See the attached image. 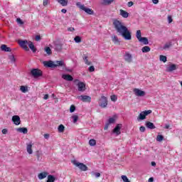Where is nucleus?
<instances>
[{"instance_id": "obj_1", "label": "nucleus", "mask_w": 182, "mask_h": 182, "mask_svg": "<svg viewBox=\"0 0 182 182\" xmlns=\"http://www.w3.org/2000/svg\"><path fill=\"white\" fill-rule=\"evenodd\" d=\"M113 26L118 35L122 36L125 41H132V32L124 26V23L114 19L113 21Z\"/></svg>"}, {"instance_id": "obj_2", "label": "nucleus", "mask_w": 182, "mask_h": 182, "mask_svg": "<svg viewBox=\"0 0 182 182\" xmlns=\"http://www.w3.org/2000/svg\"><path fill=\"white\" fill-rule=\"evenodd\" d=\"M43 64L46 68H66V64L63 60H56L55 63L52 60L43 61Z\"/></svg>"}, {"instance_id": "obj_3", "label": "nucleus", "mask_w": 182, "mask_h": 182, "mask_svg": "<svg viewBox=\"0 0 182 182\" xmlns=\"http://www.w3.org/2000/svg\"><path fill=\"white\" fill-rule=\"evenodd\" d=\"M76 5L78 6V8H80V9H82V11H84V12H85L88 15H93L95 14V11H93L92 9L87 8L80 2H77Z\"/></svg>"}, {"instance_id": "obj_4", "label": "nucleus", "mask_w": 182, "mask_h": 182, "mask_svg": "<svg viewBox=\"0 0 182 182\" xmlns=\"http://www.w3.org/2000/svg\"><path fill=\"white\" fill-rule=\"evenodd\" d=\"M107 97H106L105 95H102L98 102L100 107H102V109L107 107Z\"/></svg>"}, {"instance_id": "obj_5", "label": "nucleus", "mask_w": 182, "mask_h": 182, "mask_svg": "<svg viewBox=\"0 0 182 182\" xmlns=\"http://www.w3.org/2000/svg\"><path fill=\"white\" fill-rule=\"evenodd\" d=\"M73 164L78 167L81 171H87V166L85 164L77 162V161H73Z\"/></svg>"}, {"instance_id": "obj_6", "label": "nucleus", "mask_w": 182, "mask_h": 182, "mask_svg": "<svg viewBox=\"0 0 182 182\" xmlns=\"http://www.w3.org/2000/svg\"><path fill=\"white\" fill-rule=\"evenodd\" d=\"M151 110H145L141 112L139 117H137V120H144L146 119V116H149V114H151Z\"/></svg>"}, {"instance_id": "obj_7", "label": "nucleus", "mask_w": 182, "mask_h": 182, "mask_svg": "<svg viewBox=\"0 0 182 182\" xmlns=\"http://www.w3.org/2000/svg\"><path fill=\"white\" fill-rule=\"evenodd\" d=\"M31 73L33 77H41V76H42V70L38 68H33L31 70Z\"/></svg>"}, {"instance_id": "obj_8", "label": "nucleus", "mask_w": 182, "mask_h": 182, "mask_svg": "<svg viewBox=\"0 0 182 182\" xmlns=\"http://www.w3.org/2000/svg\"><path fill=\"white\" fill-rule=\"evenodd\" d=\"M77 99L84 102L90 103L92 102V97L89 95H80L77 97Z\"/></svg>"}, {"instance_id": "obj_9", "label": "nucleus", "mask_w": 182, "mask_h": 182, "mask_svg": "<svg viewBox=\"0 0 182 182\" xmlns=\"http://www.w3.org/2000/svg\"><path fill=\"white\" fill-rule=\"evenodd\" d=\"M134 93L136 96H138L139 97H143L144 96H146V92L139 88H134Z\"/></svg>"}, {"instance_id": "obj_10", "label": "nucleus", "mask_w": 182, "mask_h": 182, "mask_svg": "<svg viewBox=\"0 0 182 182\" xmlns=\"http://www.w3.org/2000/svg\"><path fill=\"white\" fill-rule=\"evenodd\" d=\"M28 41L26 40H21L18 42L21 48H23V49H24V50H26V52H28V50H29V48H28Z\"/></svg>"}, {"instance_id": "obj_11", "label": "nucleus", "mask_w": 182, "mask_h": 182, "mask_svg": "<svg viewBox=\"0 0 182 182\" xmlns=\"http://www.w3.org/2000/svg\"><path fill=\"white\" fill-rule=\"evenodd\" d=\"M124 59L125 62H127V63H132V62L133 61V56L132 55V54L127 52L124 55Z\"/></svg>"}, {"instance_id": "obj_12", "label": "nucleus", "mask_w": 182, "mask_h": 182, "mask_svg": "<svg viewBox=\"0 0 182 182\" xmlns=\"http://www.w3.org/2000/svg\"><path fill=\"white\" fill-rule=\"evenodd\" d=\"M122 127H123V125L122 124H117V126L114 127V129H113V133H114L115 134H117V136H119V134H121V132H120V129H122Z\"/></svg>"}, {"instance_id": "obj_13", "label": "nucleus", "mask_w": 182, "mask_h": 182, "mask_svg": "<svg viewBox=\"0 0 182 182\" xmlns=\"http://www.w3.org/2000/svg\"><path fill=\"white\" fill-rule=\"evenodd\" d=\"M78 92H85L86 90V84L85 82H79L77 83Z\"/></svg>"}, {"instance_id": "obj_14", "label": "nucleus", "mask_w": 182, "mask_h": 182, "mask_svg": "<svg viewBox=\"0 0 182 182\" xmlns=\"http://www.w3.org/2000/svg\"><path fill=\"white\" fill-rule=\"evenodd\" d=\"M12 122L16 126H19V124H21V117L18 115H14L12 117Z\"/></svg>"}, {"instance_id": "obj_15", "label": "nucleus", "mask_w": 182, "mask_h": 182, "mask_svg": "<svg viewBox=\"0 0 182 182\" xmlns=\"http://www.w3.org/2000/svg\"><path fill=\"white\" fill-rule=\"evenodd\" d=\"M63 46L62 45V43L55 42L53 48H54L55 50H56V52H62Z\"/></svg>"}, {"instance_id": "obj_16", "label": "nucleus", "mask_w": 182, "mask_h": 182, "mask_svg": "<svg viewBox=\"0 0 182 182\" xmlns=\"http://www.w3.org/2000/svg\"><path fill=\"white\" fill-rule=\"evenodd\" d=\"M0 49L3 52H12V48L8 47V46L5 44H2L0 47Z\"/></svg>"}, {"instance_id": "obj_17", "label": "nucleus", "mask_w": 182, "mask_h": 182, "mask_svg": "<svg viewBox=\"0 0 182 182\" xmlns=\"http://www.w3.org/2000/svg\"><path fill=\"white\" fill-rule=\"evenodd\" d=\"M62 77L64 80H68V82H72V80H73V77L69 74H63Z\"/></svg>"}, {"instance_id": "obj_18", "label": "nucleus", "mask_w": 182, "mask_h": 182, "mask_svg": "<svg viewBox=\"0 0 182 182\" xmlns=\"http://www.w3.org/2000/svg\"><path fill=\"white\" fill-rule=\"evenodd\" d=\"M177 69V65L176 64H171L166 68V72H173V70H176Z\"/></svg>"}, {"instance_id": "obj_19", "label": "nucleus", "mask_w": 182, "mask_h": 182, "mask_svg": "<svg viewBox=\"0 0 182 182\" xmlns=\"http://www.w3.org/2000/svg\"><path fill=\"white\" fill-rule=\"evenodd\" d=\"M119 15H121L122 18H129V13L123 9L119 10Z\"/></svg>"}, {"instance_id": "obj_20", "label": "nucleus", "mask_w": 182, "mask_h": 182, "mask_svg": "<svg viewBox=\"0 0 182 182\" xmlns=\"http://www.w3.org/2000/svg\"><path fill=\"white\" fill-rule=\"evenodd\" d=\"M48 176V172H41L38 174V177L39 180H43V178H46Z\"/></svg>"}, {"instance_id": "obj_21", "label": "nucleus", "mask_w": 182, "mask_h": 182, "mask_svg": "<svg viewBox=\"0 0 182 182\" xmlns=\"http://www.w3.org/2000/svg\"><path fill=\"white\" fill-rule=\"evenodd\" d=\"M16 131L18 132L19 133H23V134H26L28 133V128L26 127L18 128Z\"/></svg>"}, {"instance_id": "obj_22", "label": "nucleus", "mask_w": 182, "mask_h": 182, "mask_svg": "<svg viewBox=\"0 0 182 182\" xmlns=\"http://www.w3.org/2000/svg\"><path fill=\"white\" fill-rule=\"evenodd\" d=\"M146 127L148 129H150L151 130H153V129L156 128V126H154V124H153V122H146Z\"/></svg>"}, {"instance_id": "obj_23", "label": "nucleus", "mask_w": 182, "mask_h": 182, "mask_svg": "<svg viewBox=\"0 0 182 182\" xmlns=\"http://www.w3.org/2000/svg\"><path fill=\"white\" fill-rule=\"evenodd\" d=\"M26 149H27V153H28V154H32V153H33V151L32 150V142L27 144Z\"/></svg>"}, {"instance_id": "obj_24", "label": "nucleus", "mask_w": 182, "mask_h": 182, "mask_svg": "<svg viewBox=\"0 0 182 182\" xmlns=\"http://www.w3.org/2000/svg\"><path fill=\"white\" fill-rule=\"evenodd\" d=\"M141 43H144V45H149V39L146 37H142L139 40Z\"/></svg>"}, {"instance_id": "obj_25", "label": "nucleus", "mask_w": 182, "mask_h": 182, "mask_svg": "<svg viewBox=\"0 0 182 182\" xmlns=\"http://www.w3.org/2000/svg\"><path fill=\"white\" fill-rule=\"evenodd\" d=\"M28 46L30 48V49L32 50L33 53L36 52V48H35V46L33 45V43L29 42Z\"/></svg>"}, {"instance_id": "obj_26", "label": "nucleus", "mask_w": 182, "mask_h": 182, "mask_svg": "<svg viewBox=\"0 0 182 182\" xmlns=\"http://www.w3.org/2000/svg\"><path fill=\"white\" fill-rule=\"evenodd\" d=\"M57 2L62 5V6H68V0H57Z\"/></svg>"}, {"instance_id": "obj_27", "label": "nucleus", "mask_w": 182, "mask_h": 182, "mask_svg": "<svg viewBox=\"0 0 182 182\" xmlns=\"http://www.w3.org/2000/svg\"><path fill=\"white\" fill-rule=\"evenodd\" d=\"M56 180V178L53 176V175H48V180L46 182H55Z\"/></svg>"}, {"instance_id": "obj_28", "label": "nucleus", "mask_w": 182, "mask_h": 182, "mask_svg": "<svg viewBox=\"0 0 182 182\" xmlns=\"http://www.w3.org/2000/svg\"><path fill=\"white\" fill-rule=\"evenodd\" d=\"M143 53H147L148 52H150L151 50V48H150L149 46H144L141 49Z\"/></svg>"}, {"instance_id": "obj_29", "label": "nucleus", "mask_w": 182, "mask_h": 182, "mask_svg": "<svg viewBox=\"0 0 182 182\" xmlns=\"http://www.w3.org/2000/svg\"><path fill=\"white\" fill-rule=\"evenodd\" d=\"M159 60H161V62H164V63H166V62H167V57L166 55H161L159 56Z\"/></svg>"}, {"instance_id": "obj_30", "label": "nucleus", "mask_w": 182, "mask_h": 182, "mask_svg": "<svg viewBox=\"0 0 182 182\" xmlns=\"http://www.w3.org/2000/svg\"><path fill=\"white\" fill-rule=\"evenodd\" d=\"M173 46V44L171 43V42L169 43H166L163 49L166 50V49H168L169 48H171Z\"/></svg>"}, {"instance_id": "obj_31", "label": "nucleus", "mask_w": 182, "mask_h": 182, "mask_svg": "<svg viewBox=\"0 0 182 182\" xmlns=\"http://www.w3.org/2000/svg\"><path fill=\"white\" fill-rule=\"evenodd\" d=\"M58 130L59 133H63L65 132V126H63V124L59 125Z\"/></svg>"}, {"instance_id": "obj_32", "label": "nucleus", "mask_w": 182, "mask_h": 182, "mask_svg": "<svg viewBox=\"0 0 182 182\" xmlns=\"http://www.w3.org/2000/svg\"><path fill=\"white\" fill-rule=\"evenodd\" d=\"M20 90L22 92V93H26V92H28V87L21 85L20 87Z\"/></svg>"}, {"instance_id": "obj_33", "label": "nucleus", "mask_w": 182, "mask_h": 182, "mask_svg": "<svg viewBox=\"0 0 182 182\" xmlns=\"http://www.w3.org/2000/svg\"><path fill=\"white\" fill-rule=\"evenodd\" d=\"M136 37L138 39V41H139L140 39H141V31L140 30H137L136 31Z\"/></svg>"}, {"instance_id": "obj_34", "label": "nucleus", "mask_w": 182, "mask_h": 182, "mask_svg": "<svg viewBox=\"0 0 182 182\" xmlns=\"http://www.w3.org/2000/svg\"><path fill=\"white\" fill-rule=\"evenodd\" d=\"M114 0H103L102 5H110Z\"/></svg>"}, {"instance_id": "obj_35", "label": "nucleus", "mask_w": 182, "mask_h": 182, "mask_svg": "<svg viewBox=\"0 0 182 182\" xmlns=\"http://www.w3.org/2000/svg\"><path fill=\"white\" fill-rule=\"evenodd\" d=\"M44 50L47 53V55H52V50H50V47H46Z\"/></svg>"}, {"instance_id": "obj_36", "label": "nucleus", "mask_w": 182, "mask_h": 182, "mask_svg": "<svg viewBox=\"0 0 182 182\" xmlns=\"http://www.w3.org/2000/svg\"><path fill=\"white\" fill-rule=\"evenodd\" d=\"M74 41L76 43H80V42H82V38H80L79 36H77L75 37Z\"/></svg>"}, {"instance_id": "obj_37", "label": "nucleus", "mask_w": 182, "mask_h": 182, "mask_svg": "<svg viewBox=\"0 0 182 182\" xmlns=\"http://www.w3.org/2000/svg\"><path fill=\"white\" fill-rule=\"evenodd\" d=\"M89 144H90V146H96V140H95V139H90V140L89 141Z\"/></svg>"}, {"instance_id": "obj_38", "label": "nucleus", "mask_w": 182, "mask_h": 182, "mask_svg": "<svg viewBox=\"0 0 182 182\" xmlns=\"http://www.w3.org/2000/svg\"><path fill=\"white\" fill-rule=\"evenodd\" d=\"M164 139V136H163V135H158L156 137L157 141H163Z\"/></svg>"}, {"instance_id": "obj_39", "label": "nucleus", "mask_w": 182, "mask_h": 182, "mask_svg": "<svg viewBox=\"0 0 182 182\" xmlns=\"http://www.w3.org/2000/svg\"><path fill=\"white\" fill-rule=\"evenodd\" d=\"M114 122H116V119H114V117H111L108 119V122L109 124H112L113 123H114Z\"/></svg>"}, {"instance_id": "obj_40", "label": "nucleus", "mask_w": 182, "mask_h": 182, "mask_svg": "<svg viewBox=\"0 0 182 182\" xmlns=\"http://www.w3.org/2000/svg\"><path fill=\"white\" fill-rule=\"evenodd\" d=\"M72 119H73V123H76L77 122V120H79V116L73 115L72 117Z\"/></svg>"}, {"instance_id": "obj_41", "label": "nucleus", "mask_w": 182, "mask_h": 182, "mask_svg": "<svg viewBox=\"0 0 182 182\" xmlns=\"http://www.w3.org/2000/svg\"><path fill=\"white\" fill-rule=\"evenodd\" d=\"M9 60H11V62H13L14 63V62H16V59H15V56L14 55H10L9 56Z\"/></svg>"}, {"instance_id": "obj_42", "label": "nucleus", "mask_w": 182, "mask_h": 182, "mask_svg": "<svg viewBox=\"0 0 182 182\" xmlns=\"http://www.w3.org/2000/svg\"><path fill=\"white\" fill-rule=\"evenodd\" d=\"M76 110V107L74 105H72L70 107V113H73Z\"/></svg>"}, {"instance_id": "obj_43", "label": "nucleus", "mask_w": 182, "mask_h": 182, "mask_svg": "<svg viewBox=\"0 0 182 182\" xmlns=\"http://www.w3.org/2000/svg\"><path fill=\"white\" fill-rule=\"evenodd\" d=\"M122 178L124 182H130V181L129 180L127 176H124V175L122 176Z\"/></svg>"}, {"instance_id": "obj_44", "label": "nucleus", "mask_w": 182, "mask_h": 182, "mask_svg": "<svg viewBox=\"0 0 182 182\" xmlns=\"http://www.w3.org/2000/svg\"><path fill=\"white\" fill-rule=\"evenodd\" d=\"M41 156H42V153H41L40 151H37L36 153L37 160H41Z\"/></svg>"}, {"instance_id": "obj_45", "label": "nucleus", "mask_w": 182, "mask_h": 182, "mask_svg": "<svg viewBox=\"0 0 182 182\" xmlns=\"http://www.w3.org/2000/svg\"><path fill=\"white\" fill-rule=\"evenodd\" d=\"M111 100L112 102H116V100H117V97L116 95H112Z\"/></svg>"}, {"instance_id": "obj_46", "label": "nucleus", "mask_w": 182, "mask_h": 182, "mask_svg": "<svg viewBox=\"0 0 182 182\" xmlns=\"http://www.w3.org/2000/svg\"><path fill=\"white\" fill-rule=\"evenodd\" d=\"M16 22H17V23H18L19 25H23V22L22 21V19H21V18H17L16 19Z\"/></svg>"}, {"instance_id": "obj_47", "label": "nucleus", "mask_w": 182, "mask_h": 182, "mask_svg": "<svg viewBox=\"0 0 182 182\" xmlns=\"http://www.w3.org/2000/svg\"><path fill=\"white\" fill-rule=\"evenodd\" d=\"M89 72H95V66L92 65L88 68Z\"/></svg>"}, {"instance_id": "obj_48", "label": "nucleus", "mask_w": 182, "mask_h": 182, "mask_svg": "<svg viewBox=\"0 0 182 182\" xmlns=\"http://www.w3.org/2000/svg\"><path fill=\"white\" fill-rule=\"evenodd\" d=\"M139 130H140V132H141V133H144V132H146V127H144L143 126L140 127Z\"/></svg>"}, {"instance_id": "obj_49", "label": "nucleus", "mask_w": 182, "mask_h": 182, "mask_svg": "<svg viewBox=\"0 0 182 182\" xmlns=\"http://www.w3.org/2000/svg\"><path fill=\"white\" fill-rule=\"evenodd\" d=\"M112 41L113 42H119V38H117V36H114L113 38H112Z\"/></svg>"}, {"instance_id": "obj_50", "label": "nucleus", "mask_w": 182, "mask_h": 182, "mask_svg": "<svg viewBox=\"0 0 182 182\" xmlns=\"http://www.w3.org/2000/svg\"><path fill=\"white\" fill-rule=\"evenodd\" d=\"M48 4H49V0H43V6H46V5H48Z\"/></svg>"}, {"instance_id": "obj_51", "label": "nucleus", "mask_w": 182, "mask_h": 182, "mask_svg": "<svg viewBox=\"0 0 182 182\" xmlns=\"http://www.w3.org/2000/svg\"><path fill=\"white\" fill-rule=\"evenodd\" d=\"M92 174H93V176H95V177L97 178L100 177V173H99V172H95V173H93Z\"/></svg>"}, {"instance_id": "obj_52", "label": "nucleus", "mask_w": 182, "mask_h": 182, "mask_svg": "<svg viewBox=\"0 0 182 182\" xmlns=\"http://www.w3.org/2000/svg\"><path fill=\"white\" fill-rule=\"evenodd\" d=\"M84 60H85V63L86 65H90V62H89V60H87V57H85Z\"/></svg>"}, {"instance_id": "obj_53", "label": "nucleus", "mask_w": 182, "mask_h": 182, "mask_svg": "<svg viewBox=\"0 0 182 182\" xmlns=\"http://www.w3.org/2000/svg\"><path fill=\"white\" fill-rule=\"evenodd\" d=\"M84 60H85V63L86 65H90V62H89V60H87V57H85Z\"/></svg>"}, {"instance_id": "obj_54", "label": "nucleus", "mask_w": 182, "mask_h": 182, "mask_svg": "<svg viewBox=\"0 0 182 182\" xmlns=\"http://www.w3.org/2000/svg\"><path fill=\"white\" fill-rule=\"evenodd\" d=\"M84 60H85V63L86 65H90V62H89V60H87V57H85Z\"/></svg>"}, {"instance_id": "obj_55", "label": "nucleus", "mask_w": 182, "mask_h": 182, "mask_svg": "<svg viewBox=\"0 0 182 182\" xmlns=\"http://www.w3.org/2000/svg\"><path fill=\"white\" fill-rule=\"evenodd\" d=\"M168 23H171V22H173V18H171V16H168Z\"/></svg>"}, {"instance_id": "obj_56", "label": "nucleus", "mask_w": 182, "mask_h": 182, "mask_svg": "<svg viewBox=\"0 0 182 182\" xmlns=\"http://www.w3.org/2000/svg\"><path fill=\"white\" fill-rule=\"evenodd\" d=\"M68 31L69 32H73V31H75V28H73V27H69V28H68Z\"/></svg>"}, {"instance_id": "obj_57", "label": "nucleus", "mask_w": 182, "mask_h": 182, "mask_svg": "<svg viewBox=\"0 0 182 182\" xmlns=\"http://www.w3.org/2000/svg\"><path fill=\"white\" fill-rule=\"evenodd\" d=\"M110 124H109L108 122H107V124H105V127H104L105 130H107V129H109V126Z\"/></svg>"}, {"instance_id": "obj_58", "label": "nucleus", "mask_w": 182, "mask_h": 182, "mask_svg": "<svg viewBox=\"0 0 182 182\" xmlns=\"http://www.w3.org/2000/svg\"><path fill=\"white\" fill-rule=\"evenodd\" d=\"M44 100H48V99H49V95L46 94L43 97Z\"/></svg>"}, {"instance_id": "obj_59", "label": "nucleus", "mask_w": 182, "mask_h": 182, "mask_svg": "<svg viewBox=\"0 0 182 182\" xmlns=\"http://www.w3.org/2000/svg\"><path fill=\"white\" fill-rule=\"evenodd\" d=\"M36 41L37 42H39V41H41V36H36Z\"/></svg>"}, {"instance_id": "obj_60", "label": "nucleus", "mask_w": 182, "mask_h": 182, "mask_svg": "<svg viewBox=\"0 0 182 182\" xmlns=\"http://www.w3.org/2000/svg\"><path fill=\"white\" fill-rule=\"evenodd\" d=\"M1 132H2L3 134H6V133H8V129H2Z\"/></svg>"}, {"instance_id": "obj_61", "label": "nucleus", "mask_w": 182, "mask_h": 182, "mask_svg": "<svg viewBox=\"0 0 182 182\" xmlns=\"http://www.w3.org/2000/svg\"><path fill=\"white\" fill-rule=\"evenodd\" d=\"M133 5H134L133 1H129V2H128V6H129V7L133 6Z\"/></svg>"}, {"instance_id": "obj_62", "label": "nucleus", "mask_w": 182, "mask_h": 182, "mask_svg": "<svg viewBox=\"0 0 182 182\" xmlns=\"http://www.w3.org/2000/svg\"><path fill=\"white\" fill-rule=\"evenodd\" d=\"M153 4L156 5V4H159V0H152Z\"/></svg>"}, {"instance_id": "obj_63", "label": "nucleus", "mask_w": 182, "mask_h": 182, "mask_svg": "<svg viewBox=\"0 0 182 182\" xmlns=\"http://www.w3.org/2000/svg\"><path fill=\"white\" fill-rule=\"evenodd\" d=\"M61 12H62L63 14H66V12H68V10H66V9H63L61 10Z\"/></svg>"}, {"instance_id": "obj_64", "label": "nucleus", "mask_w": 182, "mask_h": 182, "mask_svg": "<svg viewBox=\"0 0 182 182\" xmlns=\"http://www.w3.org/2000/svg\"><path fill=\"white\" fill-rule=\"evenodd\" d=\"M44 138H46V139H49V134H44Z\"/></svg>"}]
</instances>
